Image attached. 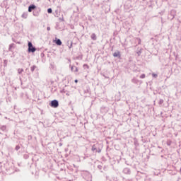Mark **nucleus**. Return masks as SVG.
Returning <instances> with one entry per match:
<instances>
[{"instance_id":"obj_1","label":"nucleus","mask_w":181,"mask_h":181,"mask_svg":"<svg viewBox=\"0 0 181 181\" xmlns=\"http://www.w3.org/2000/svg\"><path fill=\"white\" fill-rule=\"evenodd\" d=\"M81 176L86 181L93 180V176L91 175V173H90V172L88 171H82Z\"/></svg>"},{"instance_id":"obj_2","label":"nucleus","mask_w":181,"mask_h":181,"mask_svg":"<svg viewBox=\"0 0 181 181\" xmlns=\"http://www.w3.org/2000/svg\"><path fill=\"white\" fill-rule=\"evenodd\" d=\"M50 107H52V108H57L59 107V100H53L49 103Z\"/></svg>"},{"instance_id":"obj_3","label":"nucleus","mask_w":181,"mask_h":181,"mask_svg":"<svg viewBox=\"0 0 181 181\" xmlns=\"http://www.w3.org/2000/svg\"><path fill=\"white\" fill-rule=\"evenodd\" d=\"M123 173H124L125 175H131V169L128 168H124Z\"/></svg>"},{"instance_id":"obj_4","label":"nucleus","mask_w":181,"mask_h":181,"mask_svg":"<svg viewBox=\"0 0 181 181\" xmlns=\"http://www.w3.org/2000/svg\"><path fill=\"white\" fill-rule=\"evenodd\" d=\"M28 53H35L36 52V47H30V48H28Z\"/></svg>"},{"instance_id":"obj_5","label":"nucleus","mask_w":181,"mask_h":181,"mask_svg":"<svg viewBox=\"0 0 181 181\" xmlns=\"http://www.w3.org/2000/svg\"><path fill=\"white\" fill-rule=\"evenodd\" d=\"M36 8V6L35 4H31L28 6V12H32L35 8Z\"/></svg>"},{"instance_id":"obj_6","label":"nucleus","mask_w":181,"mask_h":181,"mask_svg":"<svg viewBox=\"0 0 181 181\" xmlns=\"http://www.w3.org/2000/svg\"><path fill=\"white\" fill-rule=\"evenodd\" d=\"M54 42L56 43V45H57V46H62V40L56 38Z\"/></svg>"},{"instance_id":"obj_7","label":"nucleus","mask_w":181,"mask_h":181,"mask_svg":"<svg viewBox=\"0 0 181 181\" xmlns=\"http://www.w3.org/2000/svg\"><path fill=\"white\" fill-rule=\"evenodd\" d=\"M170 16H172L171 19H174L175 16H176V11L172 10L170 13Z\"/></svg>"},{"instance_id":"obj_8","label":"nucleus","mask_w":181,"mask_h":181,"mask_svg":"<svg viewBox=\"0 0 181 181\" xmlns=\"http://www.w3.org/2000/svg\"><path fill=\"white\" fill-rule=\"evenodd\" d=\"M113 57H118V59H119L121 57V52H119V51L114 52Z\"/></svg>"},{"instance_id":"obj_9","label":"nucleus","mask_w":181,"mask_h":181,"mask_svg":"<svg viewBox=\"0 0 181 181\" xmlns=\"http://www.w3.org/2000/svg\"><path fill=\"white\" fill-rule=\"evenodd\" d=\"M139 82V81L138 79H136V78H133L132 79V83H134V84H138Z\"/></svg>"},{"instance_id":"obj_10","label":"nucleus","mask_w":181,"mask_h":181,"mask_svg":"<svg viewBox=\"0 0 181 181\" xmlns=\"http://www.w3.org/2000/svg\"><path fill=\"white\" fill-rule=\"evenodd\" d=\"M92 40H97V35H95V33H93L90 36Z\"/></svg>"},{"instance_id":"obj_11","label":"nucleus","mask_w":181,"mask_h":181,"mask_svg":"<svg viewBox=\"0 0 181 181\" xmlns=\"http://www.w3.org/2000/svg\"><path fill=\"white\" fill-rule=\"evenodd\" d=\"M0 129L1 131H3V132L6 131V126L5 125L1 126Z\"/></svg>"},{"instance_id":"obj_12","label":"nucleus","mask_w":181,"mask_h":181,"mask_svg":"<svg viewBox=\"0 0 181 181\" xmlns=\"http://www.w3.org/2000/svg\"><path fill=\"white\" fill-rule=\"evenodd\" d=\"M36 67H37L36 65L31 66L30 71H32V73L35 71V70L36 69Z\"/></svg>"},{"instance_id":"obj_13","label":"nucleus","mask_w":181,"mask_h":181,"mask_svg":"<svg viewBox=\"0 0 181 181\" xmlns=\"http://www.w3.org/2000/svg\"><path fill=\"white\" fill-rule=\"evenodd\" d=\"M15 46V44H11L8 47V50L11 52L12 50V47Z\"/></svg>"},{"instance_id":"obj_14","label":"nucleus","mask_w":181,"mask_h":181,"mask_svg":"<svg viewBox=\"0 0 181 181\" xmlns=\"http://www.w3.org/2000/svg\"><path fill=\"white\" fill-rule=\"evenodd\" d=\"M22 18H23L24 19H26V18H28V13H23Z\"/></svg>"},{"instance_id":"obj_15","label":"nucleus","mask_w":181,"mask_h":181,"mask_svg":"<svg viewBox=\"0 0 181 181\" xmlns=\"http://www.w3.org/2000/svg\"><path fill=\"white\" fill-rule=\"evenodd\" d=\"M18 74H22V73H23V69H18Z\"/></svg>"},{"instance_id":"obj_16","label":"nucleus","mask_w":181,"mask_h":181,"mask_svg":"<svg viewBox=\"0 0 181 181\" xmlns=\"http://www.w3.org/2000/svg\"><path fill=\"white\" fill-rule=\"evenodd\" d=\"M92 151L93 152H94V151H97V146L95 144L92 146Z\"/></svg>"},{"instance_id":"obj_17","label":"nucleus","mask_w":181,"mask_h":181,"mask_svg":"<svg viewBox=\"0 0 181 181\" xmlns=\"http://www.w3.org/2000/svg\"><path fill=\"white\" fill-rule=\"evenodd\" d=\"M167 145H168V146H170V145H172V141L168 140L167 141Z\"/></svg>"},{"instance_id":"obj_18","label":"nucleus","mask_w":181,"mask_h":181,"mask_svg":"<svg viewBox=\"0 0 181 181\" xmlns=\"http://www.w3.org/2000/svg\"><path fill=\"white\" fill-rule=\"evenodd\" d=\"M28 48L32 47L33 46V44H32V42H28Z\"/></svg>"},{"instance_id":"obj_19","label":"nucleus","mask_w":181,"mask_h":181,"mask_svg":"<svg viewBox=\"0 0 181 181\" xmlns=\"http://www.w3.org/2000/svg\"><path fill=\"white\" fill-rule=\"evenodd\" d=\"M136 53L138 56H141V54H142V49L139 50Z\"/></svg>"},{"instance_id":"obj_20","label":"nucleus","mask_w":181,"mask_h":181,"mask_svg":"<svg viewBox=\"0 0 181 181\" xmlns=\"http://www.w3.org/2000/svg\"><path fill=\"white\" fill-rule=\"evenodd\" d=\"M52 12H53V10L51 8L47 9V13H52Z\"/></svg>"},{"instance_id":"obj_21","label":"nucleus","mask_w":181,"mask_h":181,"mask_svg":"<svg viewBox=\"0 0 181 181\" xmlns=\"http://www.w3.org/2000/svg\"><path fill=\"white\" fill-rule=\"evenodd\" d=\"M152 77H153L154 78H156L158 77V74L153 73L152 74Z\"/></svg>"},{"instance_id":"obj_22","label":"nucleus","mask_w":181,"mask_h":181,"mask_svg":"<svg viewBox=\"0 0 181 181\" xmlns=\"http://www.w3.org/2000/svg\"><path fill=\"white\" fill-rule=\"evenodd\" d=\"M163 103V99H160L159 102H158V104L160 105H162V104Z\"/></svg>"},{"instance_id":"obj_23","label":"nucleus","mask_w":181,"mask_h":181,"mask_svg":"<svg viewBox=\"0 0 181 181\" xmlns=\"http://www.w3.org/2000/svg\"><path fill=\"white\" fill-rule=\"evenodd\" d=\"M145 77H146L145 74H141V75L140 76V78H145Z\"/></svg>"},{"instance_id":"obj_24","label":"nucleus","mask_w":181,"mask_h":181,"mask_svg":"<svg viewBox=\"0 0 181 181\" xmlns=\"http://www.w3.org/2000/svg\"><path fill=\"white\" fill-rule=\"evenodd\" d=\"M83 67L86 68V69H90V66L88 64H83Z\"/></svg>"},{"instance_id":"obj_25","label":"nucleus","mask_w":181,"mask_h":181,"mask_svg":"<svg viewBox=\"0 0 181 181\" xmlns=\"http://www.w3.org/2000/svg\"><path fill=\"white\" fill-rule=\"evenodd\" d=\"M21 149V146H16V151H19Z\"/></svg>"},{"instance_id":"obj_26","label":"nucleus","mask_w":181,"mask_h":181,"mask_svg":"<svg viewBox=\"0 0 181 181\" xmlns=\"http://www.w3.org/2000/svg\"><path fill=\"white\" fill-rule=\"evenodd\" d=\"M98 168L99 169V170H101V169H103V166L101 165H98Z\"/></svg>"},{"instance_id":"obj_27","label":"nucleus","mask_w":181,"mask_h":181,"mask_svg":"<svg viewBox=\"0 0 181 181\" xmlns=\"http://www.w3.org/2000/svg\"><path fill=\"white\" fill-rule=\"evenodd\" d=\"M75 68V73H77L78 71V68H77V66H74Z\"/></svg>"},{"instance_id":"obj_28","label":"nucleus","mask_w":181,"mask_h":181,"mask_svg":"<svg viewBox=\"0 0 181 181\" xmlns=\"http://www.w3.org/2000/svg\"><path fill=\"white\" fill-rule=\"evenodd\" d=\"M33 15H34V16H37L38 14H37V13H36V11H34Z\"/></svg>"},{"instance_id":"obj_29","label":"nucleus","mask_w":181,"mask_h":181,"mask_svg":"<svg viewBox=\"0 0 181 181\" xmlns=\"http://www.w3.org/2000/svg\"><path fill=\"white\" fill-rule=\"evenodd\" d=\"M72 46H73V42H71L70 45L69 46V48L71 49Z\"/></svg>"},{"instance_id":"obj_30","label":"nucleus","mask_w":181,"mask_h":181,"mask_svg":"<svg viewBox=\"0 0 181 181\" xmlns=\"http://www.w3.org/2000/svg\"><path fill=\"white\" fill-rule=\"evenodd\" d=\"M60 93H66V91L64 90V89L61 90Z\"/></svg>"},{"instance_id":"obj_31","label":"nucleus","mask_w":181,"mask_h":181,"mask_svg":"<svg viewBox=\"0 0 181 181\" xmlns=\"http://www.w3.org/2000/svg\"><path fill=\"white\" fill-rule=\"evenodd\" d=\"M96 152H98V153H100V152H101V149L98 148V150H96Z\"/></svg>"},{"instance_id":"obj_32","label":"nucleus","mask_w":181,"mask_h":181,"mask_svg":"<svg viewBox=\"0 0 181 181\" xmlns=\"http://www.w3.org/2000/svg\"><path fill=\"white\" fill-rule=\"evenodd\" d=\"M74 67H75L74 66H71V71H73Z\"/></svg>"},{"instance_id":"obj_33","label":"nucleus","mask_w":181,"mask_h":181,"mask_svg":"<svg viewBox=\"0 0 181 181\" xmlns=\"http://www.w3.org/2000/svg\"><path fill=\"white\" fill-rule=\"evenodd\" d=\"M4 63L5 66H6V63H8V61L4 60Z\"/></svg>"},{"instance_id":"obj_34","label":"nucleus","mask_w":181,"mask_h":181,"mask_svg":"<svg viewBox=\"0 0 181 181\" xmlns=\"http://www.w3.org/2000/svg\"><path fill=\"white\" fill-rule=\"evenodd\" d=\"M47 30H50V27H47Z\"/></svg>"},{"instance_id":"obj_35","label":"nucleus","mask_w":181,"mask_h":181,"mask_svg":"<svg viewBox=\"0 0 181 181\" xmlns=\"http://www.w3.org/2000/svg\"><path fill=\"white\" fill-rule=\"evenodd\" d=\"M75 83H78V80L76 79Z\"/></svg>"},{"instance_id":"obj_36","label":"nucleus","mask_w":181,"mask_h":181,"mask_svg":"<svg viewBox=\"0 0 181 181\" xmlns=\"http://www.w3.org/2000/svg\"><path fill=\"white\" fill-rule=\"evenodd\" d=\"M101 111H103V107L101 108Z\"/></svg>"}]
</instances>
